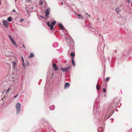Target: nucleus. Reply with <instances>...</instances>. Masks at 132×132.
<instances>
[{"instance_id":"obj_1","label":"nucleus","mask_w":132,"mask_h":132,"mask_svg":"<svg viewBox=\"0 0 132 132\" xmlns=\"http://www.w3.org/2000/svg\"><path fill=\"white\" fill-rule=\"evenodd\" d=\"M65 38L67 39V42L70 43L69 45L70 47V48L68 51V53H69L71 51L73 52L74 50V46L73 40L69 37H66Z\"/></svg>"},{"instance_id":"obj_2","label":"nucleus","mask_w":132,"mask_h":132,"mask_svg":"<svg viewBox=\"0 0 132 132\" xmlns=\"http://www.w3.org/2000/svg\"><path fill=\"white\" fill-rule=\"evenodd\" d=\"M14 85L11 84L9 86L7 89L4 92H5L6 94H7L9 93L10 91L13 90L14 89Z\"/></svg>"},{"instance_id":"obj_3","label":"nucleus","mask_w":132,"mask_h":132,"mask_svg":"<svg viewBox=\"0 0 132 132\" xmlns=\"http://www.w3.org/2000/svg\"><path fill=\"white\" fill-rule=\"evenodd\" d=\"M15 107L16 109V113L17 114L20 113L21 108V105L19 103H18L16 104Z\"/></svg>"},{"instance_id":"obj_4","label":"nucleus","mask_w":132,"mask_h":132,"mask_svg":"<svg viewBox=\"0 0 132 132\" xmlns=\"http://www.w3.org/2000/svg\"><path fill=\"white\" fill-rule=\"evenodd\" d=\"M2 22L4 26L6 28H7L9 27V22L7 20H3Z\"/></svg>"},{"instance_id":"obj_5","label":"nucleus","mask_w":132,"mask_h":132,"mask_svg":"<svg viewBox=\"0 0 132 132\" xmlns=\"http://www.w3.org/2000/svg\"><path fill=\"white\" fill-rule=\"evenodd\" d=\"M56 23V21H53L51 22V24H50L49 22H47V24L49 27H50V29L51 30H52L53 29V26Z\"/></svg>"},{"instance_id":"obj_6","label":"nucleus","mask_w":132,"mask_h":132,"mask_svg":"<svg viewBox=\"0 0 132 132\" xmlns=\"http://www.w3.org/2000/svg\"><path fill=\"white\" fill-rule=\"evenodd\" d=\"M50 9L49 8H47L45 11V16L48 17L50 14Z\"/></svg>"},{"instance_id":"obj_7","label":"nucleus","mask_w":132,"mask_h":132,"mask_svg":"<svg viewBox=\"0 0 132 132\" xmlns=\"http://www.w3.org/2000/svg\"><path fill=\"white\" fill-rule=\"evenodd\" d=\"M70 69V67H69L64 68H60L61 70L63 72L67 71L68 69Z\"/></svg>"},{"instance_id":"obj_8","label":"nucleus","mask_w":132,"mask_h":132,"mask_svg":"<svg viewBox=\"0 0 132 132\" xmlns=\"http://www.w3.org/2000/svg\"><path fill=\"white\" fill-rule=\"evenodd\" d=\"M53 67L54 68L55 70L56 71L57 70L58 68L56 66L55 63H53Z\"/></svg>"},{"instance_id":"obj_9","label":"nucleus","mask_w":132,"mask_h":132,"mask_svg":"<svg viewBox=\"0 0 132 132\" xmlns=\"http://www.w3.org/2000/svg\"><path fill=\"white\" fill-rule=\"evenodd\" d=\"M16 64V62L14 61H13L12 62V64L13 65L12 68L13 69H14L15 68V66Z\"/></svg>"},{"instance_id":"obj_10","label":"nucleus","mask_w":132,"mask_h":132,"mask_svg":"<svg viewBox=\"0 0 132 132\" xmlns=\"http://www.w3.org/2000/svg\"><path fill=\"white\" fill-rule=\"evenodd\" d=\"M70 86V84L68 83H66L64 86V88L65 89Z\"/></svg>"},{"instance_id":"obj_11","label":"nucleus","mask_w":132,"mask_h":132,"mask_svg":"<svg viewBox=\"0 0 132 132\" xmlns=\"http://www.w3.org/2000/svg\"><path fill=\"white\" fill-rule=\"evenodd\" d=\"M103 130V128L102 127H100L98 129V132H102Z\"/></svg>"},{"instance_id":"obj_12","label":"nucleus","mask_w":132,"mask_h":132,"mask_svg":"<svg viewBox=\"0 0 132 132\" xmlns=\"http://www.w3.org/2000/svg\"><path fill=\"white\" fill-rule=\"evenodd\" d=\"M50 109L51 110H53L55 109V106L54 105H52L49 107Z\"/></svg>"},{"instance_id":"obj_13","label":"nucleus","mask_w":132,"mask_h":132,"mask_svg":"<svg viewBox=\"0 0 132 132\" xmlns=\"http://www.w3.org/2000/svg\"><path fill=\"white\" fill-rule=\"evenodd\" d=\"M21 57L22 59V61L23 62L22 63V65L23 67H25V63H24V59L23 57L22 56H21Z\"/></svg>"},{"instance_id":"obj_14","label":"nucleus","mask_w":132,"mask_h":132,"mask_svg":"<svg viewBox=\"0 0 132 132\" xmlns=\"http://www.w3.org/2000/svg\"><path fill=\"white\" fill-rule=\"evenodd\" d=\"M72 62L73 66L74 67H75V63L74 60L73 58L71 59Z\"/></svg>"},{"instance_id":"obj_15","label":"nucleus","mask_w":132,"mask_h":132,"mask_svg":"<svg viewBox=\"0 0 132 132\" xmlns=\"http://www.w3.org/2000/svg\"><path fill=\"white\" fill-rule=\"evenodd\" d=\"M115 11L117 13H118L120 12V9L118 7L116 8L115 9Z\"/></svg>"},{"instance_id":"obj_16","label":"nucleus","mask_w":132,"mask_h":132,"mask_svg":"<svg viewBox=\"0 0 132 132\" xmlns=\"http://www.w3.org/2000/svg\"><path fill=\"white\" fill-rule=\"evenodd\" d=\"M25 63H25V66L24 67H27L29 65V62L28 60H26L25 61Z\"/></svg>"},{"instance_id":"obj_17","label":"nucleus","mask_w":132,"mask_h":132,"mask_svg":"<svg viewBox=\"0 0 132 132\" xmlns=\"http://www.w3.org/2000/svg\"><path fill=\"white\" fill-rule=\"evenodd\" d=\"M12 19L13 18L11 16L7 18V20L9 21H11Z\"/></svg>"},{"instance_id":"obj_18","label":"nucleus","mask_w":132,"mask_h":132,"mask_svg":"<svg viewBox=\"0 0 132 132\" xmlns=\"http://www.w3.org/2000/svg\"><path fill=\"white\" fill-rule=\"evenodd\" d=\"M59 26L62 29H64V27L62 24L59 23Z\"/></svg>"},{"instance_id":"obj_19","label":"nucleus","mask_w":132,"mask_h":132,"mask_svg":"<svg viewBox=\"0 0 132 132\" xmlns=\"http://www.w3.org/2000/svg\"><path fill=\"white\" fill-rule=\"evenodd\" d=\"M34 54L33 53H32L30 54V56H29L28 58H30L32 57H34Z\"/></svg>"},{"instance_id":"obj_20","label":"nucleus","mask_w":132,"mask_h":132,"mask_svg":"<svg viewBox=\"0 0 132 132\" xmlns=\"http://www.w3.org/2000/svg\"><path fill=\"white\" fill-rule=\"evenodd\" d=\"M43 1L42 0H40L39 2V4L40 5H43Z\"/></svg>"},{"instance_id":"obj_21","label":"nucleus","mask_w":132,"mask_h":132,"mask_svg":"<svg viewBox=\"0 0 132 132\" xmlns=\"http://www.w3.org/2000/svg\"><path fill=\"white\" fill-rule=\"evenodd\" d=\"M77 16L80 19V17L81 18L83 19L84 18L83 16H81L80 14H78L77 15Z\"/></svg>"},{"instance_id":"obj_22","label":"nucleus","mask_w":132,"mask_h":132,"mask_svg":"<svg viewBox=\"0 0 132 132\" xmlns=\"http://www.w3.org/2000/svg\"><path fill=\"white\" fill-rule=\"evenodd\" d=\"M70 55L72 57H74L75 56V54L74 53H72V52L70 54Z\"/></svg>"},{"instance_id":"obj_23","label":"nucleus","mask_w":132,"mask_h":132,"mask_svg":"<svg viewBox=\"0 0 132 132\" xmlns=\"http://www.w3.org/2000/svg\"><path fill=\"white\" fill-rule=\"evenodd\" d=\"M96 89L97 90H98L100 89V88L98 86L97 84L96 85Z\"/></svg>"},{"instance_id":"obj_24","label":"nucleus","mask_w":132,"mask_h":132,"mask_svg":"<svg viewBox=\"0 0 132 132\" xmlns=\"http://www.w3.org/2000/svg\"><path fill=\"white\" fill-rule=\"evenodd\" d=\"M109 80V77H107L106 78L105 81H107Z\"/></svg>"},{"instance_id":"obj_25","label":"nucleus","mask_w":132,"mask_h":132,"mask_svg":"<svg viewBox=\"0 0 132 132\" xmlns=\"http://www.w3.org/2000/svg\"><path fill=\"white\" fill-rule=\"evenodd\" d=\"M128 2L130 3H131V0H127Z\"/></svg>"},{"instance_id":"obj_26","label":"nucleus","mask_w":132,"mask_h":132,"mask_svg":"<svg viewBox=\"0 0 132 132\" xmlns=\"http://www.w3.org/2000/svg\"><path fill=\"white\" fill-rule=\"evenodd\" d=\"M14 46L15 47H18V45L16 43L15 44H14Z\"/></svg>"},{"instance_id":"obj_27","label":"nucleus","mask_w":132,"mask_h":132,"mask_svg":"<svg viewBox=\"0 0 132 132\" xmlns=\"http://www.w3.org/2000/svg\"><path fill=\"white\" fill-rule=\"evenodd\" d=\"M24 21V19H21L20 20V22H22Z\"/></svg>"},{"instance_id":"obj_28","label":"nucleus","mask_w":132,"mask_h":132,"mask_svg":"<svg viewBox=\"0 0 132 132\" xmlns=\"http://www.w3.org/2000/svg\"><path fill=\"white\" fill-rule=\"evenodd\" d=\"M9 37L10 39L12 38V37L10 35H9Z\"/></svg>"},{"instance_id":"obj_29","label":"nucleus","mask_w":132,"mask_h":132,"mask_svg":"<svg viewBox=\"0 0 132 132\" xmlns=\"http://www.w3.org/2000/svg\"><path fill=\"white\" fill-rule=\"evenodd\" d=\"M103 91L104 92H106V90L105 88L103 89Z\"/></svg>"},{"instance_id":"obj_30","label":"nucleus","mask_w":132,"mask_h":132,"mask_svg":"<svg viewBox=\"0 0 132 132\" xmlns=\"http://www.w3.org/2000/svg\"><path fill=\"white\" fill-rule=\"evenodd\" d=\"M19 94H17L16 95V96H15L14 97V98H16L17 96H18V95Z\"/></svg>"},{"instance_id":"obj_31","label":"nucleus","mask_w":132,"mask_h":132,"mask_svg":"<svg viewBox=\"0 0 132 132\" xmlns=\"http://www.w3.org/2000/svg\"><path fill=\"white\" fill-rule=\"evenodd\" d=\"M22 46L24 48H26V47H25V45L23 44H22Z\"/></svg>"},{"instance_id":"obj_32","label":"nucleus","mask_w":132,"mask_h":132,"mask_svg":"<svg viewBox=\"0 0 132 132\" xmlns=\"http://www.w3.org/2000/svg\"><path fill=\"white\" fill-rule=\"evenodd\" d=\"M14 100V99L13 98H11V101H13Z\"/></svg>"},{"instance_id":"obj_33","label":"nucleus","mask_w":132,"mask_h":132,"mask_svg":"<svg viewBox=\"0 0 132 132\" xmlns=\"http://www.w3.org/2000/svg\"><path fill=\"white\" fill-rule=\"evenodd\" d=\"M11 42H12V43H14L15 42V41L14 40H13Z\"/></svg>"},{"instance_id":"obj_34","label":"nucleus","mask_w":132,"mask_h":132,"mask_svg":"<svg viewBox=\"0 0 132 132\" xmlns=\"http://www.w3.org/2000/svg\"><path fill=\"white\" fill-rule=\"evenodd\" d=\"M41 18H42L44 19H46V18H45L44 17L42 16H40Z\"/></svg>"},{"instance_id":"obj_35","label":"nucleus","mask_w":132,"mask_h":132,"mask_svg":"<svg viewBox=\"0 0 132 132\" xmlns=\"http://www.w3.org/2000/svg\"><path fill=\"white\" fill-rule=\"evenodd\" d=\"M66 34L68 35V34L67 31H66L65 32V35H66Z\"/></svg>"},{"instance_id":"obj_36","label":"nucleus","mask_w":132,"mask_h":132,"mask_svg":"<svg viewBox=\"0 0 132 132\" xmlns=\"http://www.w3.org/2000/svg\"><path fill=\"white\" fill-rule=\"evenodd\" d=\"M12 12H15V10H13V11H12Z\"/></svg>"},{"instance_id":"obj_37","label":"nucleus","mask_w":132,"mask_h":132,"mask_svg":"<svg viewBox=\"0 0 132 132\" xmlns=\"http://www.w3.org/2000/svg\"><path fill=\"white\" fill-rule=\"evenodd\" d=\"M10 40H11V41H12L13 40H14V39L12 38L11 39H10Z\"/></svg>"},{"instance_id":"obj_38","label":"nucleus","mask_w":132,"mask_h":132,"mask_svg":"<svg viewBox=\"0 0 132 132\" xmlns=\"http://www.w3.org/2000/svg\"><path fill=\"white\" fill-rule=\"evenodd\" d=\"M16 43H15V42H14V43L13 44V45H14V44H15Z\"/></svg>"},{"instance_id":"obj_39","label":"nucleus","mask_w":132,"mask_h":132,"mask_svg":"<svg viewBox=\"0 0 132 132\" xmlns=\"http://www.w3.org/2000/svg\"><path fill=\"white\" fill-rule=\"evenodd\" d=\"M61 4L62 5H63V2H61Z\"/></svg>"},{"instance_id":"obj_40","label":"nucleus","mask_w":132,"mask_h":132,"mask_svg":"<svg viewBox=\"0 0 132 132\" xmlns=\"http://www.w3.org/2000/svg\"><path fill=\"white\" fill-rule=\"evenodd\" d=\"M114 52H115L116 53L117 51L116 50H115L114 51Z\"/></svg>"},{"instance_id":"obj_41","label":"nucleus","mask_w":132,"mask_h":132,"mask_svg":"<svg viewBox=\"0 0 132 132\" xmlns=\"http://www.w3.org/2000/svg\"><path fill=\"white\" fill-rule=\"evenodd\" d=\"M89 17H90V15H89Z\"/></svg>"},{"instance_id":"obj_42","label":"nucleus","mask_w":132,"mask_h":132,"mask_svg":"<svg viewBox=\"0 0 132 132\" xmlns=\"http://www.w3.org/2000/svg\"><path fill=\"white\" fill-rule=\"evenodd\" d=\"M1 4V0H0V5Z\"/></svg>"},{"instance_id":"obj_43","label":"nucleus","mask_w":132,"mask_h":132,"mask_svg":"<svg viewBox=\"0 0 132 132\" xmlns=\"http://www.w3.org/2000/svg\"><path fill=\"white\" fill-rule=\"evenodd\" d=\"M2 100L3 101V98H2Z\"/></svg>"},{"instance_id":"obj_44","label":"nucleus","mask_w":132,"mask_h":132,"mask_svg":"<svg viewBox=\"0 0 132 132\" xmlns=\"http://www.w3.org/2000/svg\"><path fill=\"white\" fill-rule=\"evenodd\" d=\"M91 30H92V28H91Z\"/></svg>"},{"instance_id":"obj_45","label":"nucleus","mask_w":132,"mask_h":132,"mask_svg":"<svg viewBox=\"0 0 132 132\" xmlns=\"http://www.w3.org/2000/svg\"><path fill=\"white\" fill-rule=\"evenodd\" d=\"M86 14L87 15H88V14L87 13H86Z\"/></svg>"}]
</instances>
